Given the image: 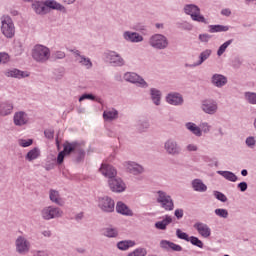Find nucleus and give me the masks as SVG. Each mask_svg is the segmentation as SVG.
Segmentation results:
<instances>
[{
	"label": "nucleus",
	"instance_id": "62",
	"mask_svg": "<svg viewBox=\"0 0 256 256\" xmlns=\"http://www.w3.org/2000/svg\"><path fill=\"white\" fill-rule=\"evenodd\" d=\"M85 99H90V101H95V97L93 96V94H84L79 98V102L81 103V101H85Z\"/></svg>",
	"mask_w": 256,
	"mask_h": 256
},
{
	"label": "nucleus",
	"instance_id": "2",
	"mask_svg": "<svg viewBox=\"0 0 256 256\" xmlns=\"http://www.w3.org/2000/svg\"><path fill=\"white\" fill-rule=\"evenodd\" d=\"M31 57L36 63H47L51 59V49L42 44H36L31 50Z\"/></svg>",
	"mask_w": 256,
	"mask_h": 256
},
{
	"label": "nucleus",
	"instance_id": "42",
	"mask_svg": "<svg viewBox=\"0 0 256 256\" xmlns=\"http://www.w3.org/2000/svg\"><path fill=\"white\" fill-rule=\"evenodd\" d=\"M41 155V150L39 148H34L32 150H30L27 154H26V161H35V159H39Z\"/></svg>",
	"mask_w": 256,
	"mask_h": 256
},
{
	"label": "nucleus",
	"instance_id": "40",
	"mask_svg": "<svg viewBox=\"0 0 256 256\" xmlns=\"http://www.w3.org/2000/svg\"><path fill=\"white\" fill-rule=\"evenodd\" d=\"M200 137L204 135H209L211 131H213V126L207 121H201L200 124Z\"/></svg>",
	"mask_w": 256,
	"mask_h": 256
},
{
	"label": "nucleus",
	"instance_id": "38",
	"mask_svg": "<svg viewBox=\"0 0 256 256\" xmlns=\"http://www.w3.org/2000/svg\"><path fill=\"white\" fill-rule=\"evenodd\" d=\"M117 249L119 251H128V249H131V247H135V241L133 240H122L117 243Z\"/></svg>",
	"mask_w": 256,
	"mask_h": 256
},
{
	"label": "nucleus",
	"instance_id": "29",
	"mask_svg": "<svg viewBox=\"0 0 256 256\" xmlns=\"http://www.w3.org/2000/svg\"><path fill=\"white\" fill-rule=\"evenodd\" d=\"M69 145L72 146V153H76L78 155L77 161H81L85 157V148H83V144L79 142H69Z\"/></svg>",
	"mask_w": 256,
	"mask_h": 256
},
{
	"label": "nucleus",
	"instance_id": "61",
	"mask_svg": "<svg viewBox=\"0 0 256 256\" xmlns=\"http://www.w3.org/2000/svg\"><path fill=\"white\" fill-rule=\"evenodd\" d=\"M186 151H189V152L199 151V147L197 146V144L191 143L186 146Z\"/></svg>",
	"mask_w": 256,
	"mask_h": 256
},
{
	"label": "nucleus",
	"instance_id": "27",
	"mask_svg": "<svg viewBox=\"0 0 256 256\" xmlns=\"http://www.w3.org/2000/svg\"><path fill=\"white\" fill-rule=\"evenodd\" d=\"M103 119L107 123H111V121H117L119 119V111L115 108H107L103 112Z\"/></svg>",
	"mask_w": 256,
	"mask_h": 256
},
{
	"label": "nucleus",
	"instance_id": "9",
	"mask_svg": "<svg viewBox=\"0 0 256 256\" xmlns=\"http://www.w3.org/2000/svg\"><path fill=\"white\" fill-rule=\"evenodd\" d=\"M104 59H106L107 63L112 65V67H125V59L116 51L105 52Z\"/></svg>",
	"mask_w": 256,
	"mask_h": 256
},
{
	"label": "nucleus",
	"instance_id": "31",
	"mask_svg": "<svg viewBox=\"0 0 256 256\" xmlns=\"http://www.w3.org/2000/svg\"><path fill=\"white\" fill-rule=\"evenodd\" d=\"M46 1V9L47 12L49 13V9H52L54 11H61L62 13H65L67 11V8L57 0H45Z\"/></svg>",
	"mask_w": 256,
	"mask_h": 256
},
{
	"label": "nucleus",
	"instance_id": "57",
	"mask_svg": "<svg viewBox=\"0 0 256 256\" xmlns=\"http://www.w3.org/2000/svg\"><path fill=\"white\" fill-rule=\"evenodd\" d=\"M34 256H50L51 253L49 252V250H35L33 252Z\"/></svg>",
	"mask_w": 256,
	"mask_h": 256
},
{
	"label": "nucleus",
	"instance_id": "8",
	"mask_svg": "<svg viewBox=\"0 0 256 256\" xmlns=\"http://www.w3.org/2000/svg\"><path fill=\"white\" fill-rule=\"evenodd\" d=\"M200 109L206 115H217V111H219V103L213 98H206L201 101Z\"/></svg>",
	"mask_w": 256,
	"mask_h": 256
},
{
	"label": "nucleus",
	"instance_id": "52",
	"mask_svg": "<svg viewBox=\"0 0 256 256\" xmlns=\"http://www.w3.org/2000/svg\"><path fill=\"white\" fill-rule=\"evenodd\" d=\"M213 195H214L215 199H217L218 201H221V203H227V196H225V194H223V192L214 191Z\"/></svg>",
	"mask_w": 256,
	"mask_h": 256
},
{
	"label": "nucleus",
	"instance_id": "48",
	"mask_svg": "<svg viewBox=\"0 0 256 256\" xmlns=\"http://www.w3.org/2000/svg\"><path fill=\"white\" fill-rule=\"evenodd\" d=\"M245 145L248 149H255L256 147V137L255 136H248L245 139Z\"/></svg>",
	"mask_w": 256,
	"mask_h": 256
},
{
	"label": "nucleus",
	"instance_id": "10",
	"mask_svg": "<svg viewBox=\"0 0 256 256\" xmlns=\"http://www.w3.org/2000/svg\"><path fill=\"white\" fill-rule=\"evenodd\" d=\"M164 150L167 155H171L172 157L181 155L182 151L181 145H179V142L175 138H169L164 142Z\"/></svg>",
	"mask_w": 256,
	"mask_h": 256
},
{
	"label": "nucleus",
	"instance_id": "20",
	"mask_svg": "<svg viewBox=\"0 0 256 256\" xmlns=\"http://www.w3.org/2000/svg\"><path fill=\"white\" fill-rule=\"evenodd\" d=\"M5 77H12V79H25L30 77L29 71H22L16 68L8 69L4 72Z\"/></svg>",
	"mask_w": 256,
	"mask_h": 256
},
{
	"label": "nucleus",
	"instance_id": "18",
	"mask_svg": "<svg viewBox=\"0 0 256 256\" xmlns=\"http://www.w3.org/2000/svg\"><path fill=\"white\" fill-rule=\"evenodd\" d=\"M194 229L200 237H203V239H209V237H211V227H209L207 223L196 222L194 224Z\"/></svg>",
	"mask_w": 256,
	"mask_h": 256
},
{
	"label": "nucleus",
	"instance_id": "47",
	"mask_svg": "<svg viewBox=\"0 0 256 256\" xmlns=\"http://www.w3.org/2000/svg\"><path fill=\"white\" fill-rule=\"evenodd\" d=\"M214 213L220 219H228L229 218V211L225 208H217L214 210Z\"/></svg>",
	"mask_w": 256,
	"mask_h": 256
},
{
	"label": "nucleus",
	"instance_id": "59",
	"mask_svg": "<svg viewBox=\"0 0 256 256\" xmlns=\"http://www.w3.org/2000/svg\"><path fill=\"white\" fill-rule=\"evenodd\" d=\"M54 58L55 59H65L66 54L65 52L61 51V50H57L56 52H54Z\"/></svg>",
	"mask_w": 256,
	"mask_h": 256
},
{
	"label": "nucleus",
	"instance_id": "28",
	"mask_svg": "<svg viewBox=\"0 0 256 256\" xmlns=\"http://www.w3.org/2000/svg\"><path fill=\"white\" fill-rule=\"evenodd\" d=\"M63 151L59 152L57 159H56V163L58 165H61L63 163V161L65 160V157H67V155H69L70 153H73V146H71V144H69V142L64 143L63 145Z\"/></svg>",
	"mask_w": 256,
	"mask_h": 256
},
{
	"label": "nucleus",
	"instance_id": "4",
	"mask_svg": "<svg viewBox=\"0 0 256 256\" xmlns=\"http://www.w3.org/2000/svg\"><path fill=\"white\" fill-rule=\"evenodd\" d=\"M40 216L43 221H53V219H61L63 210L57 206H45L40 210Z\"/></svg>",
	"mask_w": 256,
	"mask_h": 256
},
{
	"label": "nucleus",
	"instance_id": "25",
	"mask_svg": "<svg viewBox=\"0 0 256 256\" xmlns=\"http://www.w3.org/2000/svg\"><path fill=\"white\" fill-rule=\"evenodd\" d=\"M160 247L165 251H176L177 253L183 251V247H181V245L168 240H161Z\"/></svg>",
	"mask_w": 256,
	"mask_h": 256
},
{
	"label": "nucleus",
	"instance_id": "32",
	"mask_svg": "<svg viewBox=\"0 0 256 256\" xmlns=\"http://www.w3.org/2000/svg\"><path fill=\"white\" fill-rule=\"evenodd\" d=\"M191 187L196 193H205L207 191V184L203 180L196 178L191 181Z\"/></svg>",
	"mask_w": 256,
	"mask_h": 256
},
{
	"label": "nucleus",
	"instance_id": "17",
	"mask_svg": "<svg viewBox=\"0 0 256 256\" xmlns=\"http://www.w3.org/2000/svg\"><path fill=\"white\" fill-rule=\"evenodd\" d=\"M122 37L127 43H143V41H145L143 35L133 31H124Z\"/></svg>",
	"mask_w": 256,
	"mask_h": 256
},
{
	"label": "nucleus",
	"instance_id": "51",
	"mask_svg": "<svg viewBox=\"0 0 256 256\" xmlns=\"http://www.w3.org/2000/svg\"><path fill=\"white\" fill-rule=\"evenodd\" d=\"M176 237L178 239H182L183 241H187L189 242V239H191V237L189 236V234L182 232L181 229H177L176 230Z\"/></svg>",
	"mask_w": 256,
	"mask_h": 256
},
{
	"label": "nucleus",
	"instance_id": "49",
	"mask_svg": "<svg viewBox=\"0 0 256 256\" xmlns=\"http://www.w3.org/2000/svg\"><path fill=\"white\" fill-rule=\"evenodd\" d=\"M188 243L194 245L195 247H199V249H203V241H201L198 237L190 236Z\"/></svg>",
	"mask_w": 256,
	"mask_h": 256
},
{
	"label": "nucleus",
	"instance_id": "50",
	"mask_svg": "<svg viewBox=\"0 0 256 256\" xmlns=\"http://www.w3.org/2000/svg\"><path fill=\"white\" fill-rule=\"evenodd\" d=\"M179 29L183 31H193V24L189 21H183L178 24Z\"/></svg>",
	"mask_w": 256,
	"mask_h": 256
},
{
	"label": "nucleus",
	"instance_id": "15",
	"mask_svg": "<svg viewBox=\"0 0 256 256\" xmlns=\"http://www.w3.org/2000/svg\"><path fill=\"white\" fill-rule=\"evenodd\" d=\"M13 123L16 127H25L29 123V114L25 111H17L13 115Z\"/></svg>",
	"mask_w": 256,
	"mask_h": 256
},
{
	"label": "nucleus",
	"instance_id": "56",
	"mask_svg": "<svg viewBox=\"0 0 256 256\" xmlns=\"http://www.w3.org/2000/svg\"><path fill=\"white\" fill-rule=\"evenodd\" d=\"M149 127H151V124L149 123V120H143L139 124V130L140 131H147V129H149Z\"/></svg>",
	"mask_w": 256,
	"mask_h": 256
},
{
	"label": "nucleus",
	"instance_id": "19",
	"mask_svg": "<svg viewBox=\"0 0 256 256\" xmlns=\"http://www.w3.org/2000/svg\"><path fill=\"white\" fill-rule=\"evenodd\" d=\"M166 103L174 107H179L184 103L183 95L178 92H171L166 95Z\"/></svg>",
	"mask_w": 256,
	"mask_h": 256
},
{
	"label": "nucleus",
	"instance_id": "34",
	"mask_svg": "<svg viewBox=\"0 0 256 256\" xmlns=\"http://www.w3.org/2000/svg\"><path fill=\"white\" fill-rule=\"evenodd\" d=\"M211 53H213V51L211 49H206V50L202 51L199 54V60L196 61L195 63H193V65H190V67H199V66L203 65V63H205V61H207V59H209L211 57Z\"/></svg>",
	"mask_w": 256,
	"mask_h": 256
},
{
	"label": "nucleus",
	"instance_id": "7",
	"mask_svg": "<svg viewBox=\"0 0 256 256\" xmlns=\"http://www.w3.org/2000/svg\"><path fill=\"white\" fill-rule=\"evenodd\" d=\"M123 79L127 83H132V85H136L137 87H140V89L149 88V83L145 81V78L137 74L136 72L124 73Z\"/></svg>",
	"mask_w": 256,
	"mask_h": 256
},
{
	"label": "nucleus",
	"instance_id": "37",
	"mask_svg": "<svg viewBox=\"0 0 256 256\" xmlns=\"http://www.w3.org/2000/svg\"><path fill=\"white\" fill-rule=\"evenodd\" d=\"M229 29H231L230 26L221 25V24L208 26L209 33H227V31H229Z\"/></svg>",
	"mask_w": 256,
	"mask_h": 256
},
{
	"label": "nucleus",
	"instance_id": "55",
	"mask_svg": "<svg viewBox=\"0 0 256 256\" xmlns=\"http://www.w3.org/2000/svg\"><path fill=\"white\" fill-rule=\"evenodd\" d=\"M9 60V54L5 52H0V65H5L6 63H9Z\"/></svg>",
	"mask_w": 256,
	"mask_h": 256
},
{
	"label": "nucleus",
	"instance_id": "16",
	"mask_svg": "<svg viewBox=\"0 0 256 256\" xmlns=\"http://www.w3.org/2000/svg\"><path fill=\"white\" fill-rule=\"evenodd\" d=\"M122 37L127 43H143V41H145L143 35L133 31H124Z\"/></svg>",
	"mask_w": 256,
	"mask_h": 256
},
{
	"label": "nucleus",
	"instance_id": "6",
	"mask_svg": "<svg viewBox=\"0 0 256 256\" xmlns=\"http://www.w3.org/2000/svg\"><path fill=\"white\" fill-rule=\"evenodd\" d=\"M1 21V33L6 37V39H13L15 37V24L13 19L8 15H4L0 19Z\"/></svg>",
	"mask_w": 256,
	"mask_h": 256
},
{
	"label": "nucleus",
	"instance_id": "21",
	"mask_svg": "<svg viewBox=\"0 0 256 256\" xmlns=\"http://www.w3.org/2000/svg\"><path fill=\"white\" fill-rule=\"evenodd\" d=\"M227 81L228 80L225 75L217 73L213 74L210 79L211 84L218 89L225 87V85H227Z\"/></svg>",
	"mask_w": 256,
	"mask_h": 256
},
{
	"label": "nucleus",
	"instance_id": "11",
	"mask_svg": "<svg viewBox=\"0 0 256 256\" xmlns=\"http://www.w3.org/2000/svg\"><path fill=\"white\" fill-rule=\"evenodd\" d=\"M98 207L104 213H113L115 211V200L109 196L97 198Z\"/></svg>",
	"mask_w": 256,
	"mask_h": 256
},
{
	"label": "nucleus",
	"instance_id": "5",
	"mask_svg": "<svg viewBox=\"0 0 256 256\" xmlns=\"http://www.w3.org/2000/svg\"><path fill=\"white\" fill-rule=\"evenodd\" d=\"M148 44L156 51H163L169 47V39L163 34H153L149 37Z\"/></svg>",
	"mask_w": 256,
	"mask_h": 256
},
{
	"label": "nucleus",
	"instance_id": "26",
	"mask_svg": "<svg viewBox=\"0 0 256 256\" xmlns=\"http://www.w3.org/2000/svg\"><path fill=\"white\" fill-rule=\"evenodd\" d=\"M100 173L104 177H107L108 179H113V177H117V170L115 167L109 165V164H102L100 167Z\"/></svg>",
	"mask_w": 256,
	"mask_h": 256
},
{
	"label": "nucleus",
	"instance_id": "60",
	"mask_svg": "<svg viewBox=\"0 0 256 256\" xmlns=\"http://www.w3.org/2000/svg\"><path fill=\"white\" fill-rule=\"evenodd\" d=\"M248 185L247 182H240L237 185V189H239V191H241L242 193H245V191H247Z\"/></svg>",
	"mask_w": 256,
	"mask_h": 256
},
{
	"label": "nucleus",
	"instance_id": "41",
	"mask_svg": "<svg viewBox=\"0 0 256 256\" xmlns=\"http://www.w3.org/2000/svg\"><path fill=\"white\" fill-rule=\"evenodd\" d=\"M103 235L104 237L113 239L119 236V230H117L115 227L109 226L103 229Z\"/></svg>",
	"mask_w": 256,
	"mask_h": 256
},
{
	"label": "nucleus",
	"instance_id": "23",
	"mask_svg": "<svg viewBox=\"0 0 256 256\" xmlns=\"http://www.w3.org/2000/svg\"><path fill=\"white\" fill-rule=\"evenodd\" d=\"M32 9L36 15H46L47 3L46 0H36L32 3Z\"/></svg>",
	"mask_w": 256,
	"mask_h": 256
},
{
	"label": "nucleus",
	"instance_id": "63",
	"mask_svg": "<svg viewBox=\"0 0 256 256\" xmlns=\"http://www.w3.org/2000/svg\"><path fill=\"white\" fill-rule=\"evenodd\" d=\"M174 215L177 219H183V209H176Z\"/></svg>",
	"mask_w": 256,
	"mask_h": 256
},
{
	"label": "nucleus",
	"instance_id": "33",
	"mask_svg": "<svg viewBox=\"0 0 256 256\" xmlns=\"http://www.w3.org/2000/svg\"><path fill=\"white\" fill-rule=\"evenodd\" d=\"M49 199L52 203H55V205H59L60 207H63L65 205V200L61 197V194H59V191L51 189L49 191Z\"/></svg>",
	"mask_w": 256,
	"mask_h": 256
},
{
	"label": "nucleus",
	"instance_id": "14",
	"mask_svg": "<svg viewBox=\"0 0 256 256\" xmlns=\"http://www.w3.org/2000/svg\"><path fill=\"white\" fill-rule=\"evenodd\" d=\"M123 167L132 175H141L145 172V168L135 161H125Z\"/></svg>",
	"mask_w": 256,
	"mask_h": 256
},
{
	"label": "nucleus",
	"instance_id": "46",
	"mask_svg": "<svg viewBox=\"0 0 256 256\" xmlns=\"http://www.w3.org/2000/svg\"><path fill=\"white\" fill-rule=\"evenodd\" d=\"M127 256H147V249L143 247H138L133 251L129 252Z\"/></svg>",
	"mask_w": 256,
	"mask_h": 256
},
{
	"label": "nucleus",
	"instance_id": "12",
	"mask_svg": "<svg viewBox=\"0 0 256 256\" xmlns=\"http://www.w3.org/2000/svg\"><path fill=\"white\" fill-rule=\"evenodd\" d=\"M15 247L17 253H19L20 255H25L29 253L31 249V242H29V240H27V238H25L24 236H18L15 241Z\"/></svg>",
	"mask_w": 256,
	"mask_h": 256
},
{
	"label": "nucleus",
	"instance_id": "53",
	"mask_svg": "<svg viewBox=\"0 0 256 256\" xmlns=\"http://www.w3.org/2000/svg\"><path fill=\"white\" fill-rule=\"evenodd\" d=\"M198 39L200 43H209V41H211V34H207V33L199 34Z\"/></svg>",
	"mask_w": 256,
	"mask_h": 256
},
{
	"label": "nucleus",
	"instance_id": "30",
	"mask_svg": "<svg viewBox=\"0 0 256 256\" xmlns=\"http://www.w3.org/2000/svg\"><path fill=\"white\" fill-rule=\"evenodd\" d=\"M171 223H173V217L165 215L161 221H157L154 224V227L158 229V231H167V226L171 225Z\"/></svg>",
	"mask_w": 256,
	"mask_h": 256
},
{
	"label": "nucleus",
	"instance_id": "43",
	"mask_svg": "<svg viewBox=\"0 0 256 256\" xmlns=\"http://www.w3.org/2000/svg\"><path fill=\"white\" fill-rule=\"evenodd\" d=\"M77 62L82 67H85V69H91L93 67V62H91V58L85 55L80 56V58H77Z\"/></svg>",
	"mask_w": 256,
	"mask_h": 256
},
{
	"label": "nucleus",
	"instance_id": "36",
	"mask_svg": "<svg viewBox=\"0 0 256 256\" xmlns=\"http://www.w3.org/2000/svg\"><path fill=\"white\" fill-rule=\"evenodd\" d=\"M116 211L120 215H125L126 217H132L133 211L127 207V204L123 202H117Z\"/></svg>",
	"mask_w": 256,
	"mask_h": 256
},
{
	"label": "nucleus",
	"instance_id": "45",
	"mask_svg": "<svg viewBox=\"0 0 256 256\" xmlns=\"http://www.w3.org/2000/svg\"><path fill=\"white\" fill-rule=\"evenodd\" d=\"M233 43V39H230L226 42H224L222 45H220V47L217 50V56L221 57L223 55V53H225L227 51V49L229 48V46Z\"/></svg>",
	"mask_w": 256,
	"mask_h": 256
},
{
	"label": "nucleus",
	"instance_id": "58",
	"mask_svg": "<svg viewBox=\"0 0 256 256\" xmlns=\"http://www.w3.org/2000/svg\"><path fill=\"white\" fill-rule=\"evenodd\" d=\"M44 135L46 139H53L55 137V130L54 129H46L44 131Z\"/></svg>",
	"mask_w": 256,
	"mask_h": 256
},
{
	"label": "nucleus",
	"instance_id": "64",
	"mask_svg": "<svg viewBox=\"0 0 256 256\" xmlns=\"http://www.w3.org/2000/svg\"><path fill=\"white\" fill-rule=\"evenodd\" d=\"M221 15H223L224 17H231V9L229 8L222 9Z\"/></svg>",
	"mask_w": 256,
	"mask_h": 256
},
{
	"label": "nucleus",
	"instance_id": "54",
	"mask_svg": "<svg viewBox=\"0 0 256 256\" xmlns=\"http://www.w3.org/2000/svg\"><path fill=\"white\" fill-rule=\"evenodd\" d=\"M20 147H31L33 145V139H20L18 140Z\"/></svg>",
	"mask_w": 256,
	"mask_h": 256
},
{
	"label": "nucleus",
	"instance_id": "24",
	"mask_svg": "<svg viewBox=\"0 0 256 256\" xmlns=\"http://www.w3.org/2000/svg\"><path fill=\"white\" fill-rule=\"evenodd\" d=\"M149 95L153 105L159 107L161 105V100L163 99V92L157 88H150Z\"/></svg>",
	"mask_w": 256,
	"mask_h": 256
},
{
	"label": "nucleus",
	"instance_id": "1",
	"mask_svg": "<svg viewBox=\"0 0 256 256\" xmlns=\"http://www.w3.org/2000/svg\"><path fill=\"white\" fill-rule=\"evenodd\" d=\"M156 203L164 209V211H173L175 209V201L173 197L164 190H157L154 192Z\"/></svg>",
	"mask_w": 256,
	"mask_h": 256
},
{
	"label": "nucleus",
	"instance_id": "13",
	"mask_svg": "<svg viewBox=\"0 0 256 256\" xmlns=\"http://www.w3.org/2000/svg\"><path fill=\"white\" fill-rule=\"evenodd\" d=\"M109 188L113 193H123L127 189V184L120 177H113L108 180Z\"/></svg>",
	"mask_w": 256,
	"mask_h": 256
},
{
	"label": "nucleus",
	"instance_id": "3",
	"mask_svg": "<svg viewBox=\"0 0 256 256\" xmlns=\"http://www.w3.org/2000/svg\"><path fill=\"white\" fill-rule=\"evenodd\" d=\"M183 12L196 23H203L204 25L209 24V20H207V18L201 14V8L197 4H185L183 7Z\"/></svg>",
	"mask_w": 256,
	"mask_h": 256
},
{
	"label": "nucleus",
	"instance_id": "35",
	"mask_svg": "<svg viewBox=\"0 0 256 256\" xmlns=\"http://www.w3.org/2000/svg\"><path fill=\"white\" fill-rule=\"evenodd\" d=\"M184 127L189 133H192L195 137H201V128L194 122H186Z\"/></svg>",
	"mask_w": 256,
	"mask_h": 256
},
{
	"label": "nucleus",
	"instance_id": "44",
	"mask_svg": "<svg viewBox=\"0 0 256 256\" xmlns=\"http://www.w3.org/2000/svg\"><path fill=\"white\" fill-rule=\"evenodd\" d=\"M244 99L249 105H256V92H245Z\"/></svg>",
	"mask_w": 256,
	"mask_h": 256
},
{
	"label": "nucleus",
	"instance_id": "39",
	"mask_svg": "<svg viewBox=\"0 0 256 256\" xmlns=\"http://www.w3.org/2000/svg\"><path fill=\"white\" fill-rule=\"evenodd\" d=\"M218 175H221V177H224L227 181H231V183H236V181L239 180L237 175L231 171H217Z\"/></svg>",
	"mask_w": 256,
	"mask_h": 256
},
{
	"label": "nucleus",
	"instance_id": "22",
	"mask_svg": "<svg viewBox=\"0 0 256 256\" xmlns=\"http://www.w3.org/2000/svg\"><path fill=\"white\" fill-rule=\"evenodd\" d=\"M13 109H15L13 102L9 100L0 102V117H8L13 113Z\"/></svg>",
	"mask_w": 256,
	"mask_h": 256
}]
</instances>
